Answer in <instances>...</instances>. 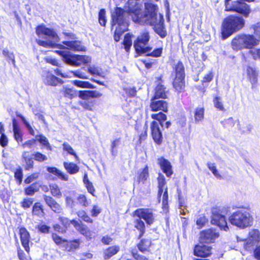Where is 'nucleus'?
Masks as SVG:
<instances>
[{"label": "nucleus", "mask_w": 260, "mask_h": 260, "mask_svg": "<svg viewBox=\"0 0 260 260\" xmlns=\"http://www.w3.org/2000/svg\"><path fill=\"white\" fill-rule=\"evenodd\" d=\"M78 200L79 203L82 205L84 207H87L89 204V202L87 201L84 195L80 194L78 198Z\"/></svg>", "instance_id": "obj_63"}, {"label": "nucleus", "mask_w": 260, "mask_h": 260, "mask_svg": "<svg viewBox=\"0 0 260 260\" xmlns=\"http://www.w3.org/2000/svg\"><path fill=\"white\" fill-rule=\"evenodd\" d=\"M63 95L65 97L72 99L76 96V91L73 88L63 87Z\"/></svg>", "instance_id": "obj_43"}, {"label": "nucleus", "mask_w": 260, "mask_h": 260, "mask_svg": "<svg viewBox=\"0 0 260 260\" xmlns=\"http://www.w3.org/2000/svg\"><path fill=\"white\" fill-rule=\"evenodd\" d=\"M243 44L244 48H252L256 46L257 40L252 35L242 34Z\"/></svg>", "instance_id": "obj_22"}, {"label": "nucleus", "mask_w": 260, "mask_h": 260, "mask_svg": "<svg viewBox=\"0 0 260 260\" xmlns=\"http://www.w3.org/2000/svg\"><path fill=\"white\" fill-rule=\"evenodd\" d=\"M247 74L249 79L252 85V88H253L254 85L257 83V73L254 68L251 67H248L247 68Z\"/></svg>", "instance_id": "obj_25"}, {"label": "nucleus", "mask_w": 260, "mask_h": 260, "mask_svg": "<svg viewBox=\"0 0 260 260\" xmlns=\"http://www.w3.org/2000/svg\"><path fill=\"white\" fill-rule=\"evenodd\" d=\"M132 42L131 38V36L129 34H126L123 40V45L126 51H128L131 46H132Z\"/></svg>", "instance_id": "obj_53"}, {"label": "nucleus", "mask_w": 260, "mask_h": 260, "mask_svg": "<svg viewBox=\"0 0 260 260\" xmlns=\"http://www.w3.org/2000/svg\"><path fill=\"white\" fill-rule=\"evenodd\" d=\"M151 244V241L148 239H143L138 244V247L140 251L144 252L148 250Z\"/></svg>", "instance_id": "obj_33"}, {"label": "nucleus", "mask_w": 260, "mask_h": 260, "mask_svg": "<svg viewBox=\"0 0 260 260\" xmlns=\"http://www.w3.org/2000/svg\"><path fill=\"white\" fill-rule=\"evenodd\" d=\"M79 104L85 110L92 111L94 106V102L90 100H82Z\"/></svg>", "instance_id": "obj_38"}, {"label": "nucleus", "mask_w": 260, "mask_h": 260, "mask_svg": "<svg viewBox=\"0 0 260 260\" xmlns=\"http://www.w3.org/2000/svg\"><path fill=\"white\" fill-rule=\"evenodd\" d=\"M14 176H15V178L18 181V184H20L22 182V177H23L22 170L20 168L16 169V170L15 171V173H14Z\"/></svg>", "instance_id": "obj_59"}, {"label": "nucleus", "mask_w": 260, "mask_h": 260, "mask_svg": "<svg viewBox=\"0 0 260 260\" xmlns=\"http://www.w3.org/2000/svg\"><path fill=\"white\" fill-rule=\"evenodd\" d=\"M194 117L196 123L202 121L204 117V108L203 107H197L194 111Z\"/></svg>", "instance_id": "obj_32"}, {"label": "nucleus", "mask_w": 260, "mask_h": 260, "mask_svg": "<svg viewBox=\"0 0 260 260\" xmlns=\"http://www.w3.org/2000/svg\"><path fill=\"white\" fill-rule=\"evenodd\" d=\"M99 21L102 26H105L107 22L106 18V11L105 9H101L99 13Z\"/></svg>", "instance_id": "obj_49"}, {"label": "nucleus", "mask_w": 260, "mask_h": 260, "mask_svg": "<svg viewBox=\"0 0 260 260\" xmlns=\"http://www.w3.org/2000/svg\"><path fill=\"white\" fill-rule=\"evenodd\" d=\"M19 234L22 245L26 251H29V243L30 242V235L28 232L24 228L19 229Z\"/></svg>", "instance_id": "obj_18"}, {"label": "nucleus", "mask_w": 260, "mask_h": 260, "mask_svg": "<svg viewBox=\"0 0 260 260\" xmlns=\"http://www.w3.org/2000/svg\"><path fill=\"white\" fill-rule=\"evenodd\" d=\"M260 241V233L257 229H252L249 233V239L244 247L246 250H250L251 247L256 243Z\"/></svg>", "instance_id": "obj_12"}, {"label": "nucleus", "mask_w": 260, "mask_h": 260, "mask_svg": "<svg viewBox=\"0 0 260 260\" xmlns=\"http://www.w3.org/2000/svg\"><path fill=\"white\" fill-rule=\"evenodd\" d=\"M36 33L39 36L44 35L46 36L47 41L37 40L38 44L45 47H58L57 43L59 41V38L57 34L53 30L46 27L44 26H39L36 29Z\"/></svg>", "instance_id": "obj_5"}, {"label": "nucleus", "mask_w": 260, "mask_h": 260, "mask_svg": "<svg viewBox=\"0 0 260 260\" xmlns=\"http://www.w3.org/2000/svg\"><path fill=\"white\" fill-rule=\"evenodd\" d=\"M25 165V169L26 170H29L31 169L34 167V161L32 160V158H28L27 159L24 160Z\"/></svg>", "instance_id": "obj_64"}, {"label": "nucleus", "mask_w": 260, "mask_h": 260, "mask_svg": "<svg viewBox=\"0 0 260 260\" xmlns=\"http://www.w3.org/2000/svg\"><path fill=\"white\" fill-rule=\"evenodd\" d=\"M135 227L140 231V234L139 238H141L145 233V223L141 220V218H138L135 221Z\"/></svg>", "instance_id": "obj_35"}, {"label": "nucleus", "mask_w": 260, "mask_h": 260, "mask_svg": "<svg viewBox=\"0 0 260 260\" xmlns=\"http://www.w3.org/2000/svg\"><path fill=\"white\" fill-rule=\"evenodd\" d=\"M162 48H159L154 49L153 51H151V50L148 52L146 53L147 55L153 56L154 57H157L161 56L162 54Z\"/></svg>", "instance_id": "obj_58"}, {"label": "nucleus", "mask_w": 260, "mask_h": 260, "mask_svg": "<svg viewBox=\"0 0 260 260\" xmlns=\"http://www.w3.org/2000/svg\"><path fill=\"white\" fill-rule=\"evenodd\" d=\"M112 29L115 26L114 40L119 41L121 35L127 30L128 24L124 18L123 11L120 8H116L112 14Z\"/></svg>", "instance_id": "obj_4"}, {"label": "nucleus", "mask_w": 260, "mask_h": 260, "mask_svg": "<svg viewBox=\"0 0 260 260\" xmlns=\"http://www.w3.org/2000/svg\"><path fill=\"white\" fill-rule=\"evenodd\" d=\"M134 216L143 219L149 225L152 224L155 219L152 210L149 208L138 209L134 212Z\"/></svg>", "instance_id": "obj_10"}, {"label": "nucleus", "mask_w": 260, "mask_h": 260, "mask_svg": "<svg viewBox=\"0 0 260 260\" xmlns=\"http://www.w3.org/2000/svg\"><path fill=\"white\" fill-rule=\"evenodd\" d=\"M43 81L45 84L51 86H56L58 83H62L61 79H59L49 72L45 73V76Z\"/></svg>", "instance_id": "obj_21"}, {"label": "nucleus", "mask_w": 260, "mask_h": 260, "mask_svg": "<svg viewBox=\"0 0 260 260\" xmlns=\"http://www.w3.org/2000/svg\"><path fill=\"white\" fill-rule=\"evenodd\" d=\"M232 47L234 50H240L244 49L242 34L237 35L232 41Z\"/></svg>", "instance_id": "obj_23"}, {"label": "nucleus", "mask_w": 260, "mask_h": 260, "mask_svg": "<svg viewBox=\"0 0 260 260\" xmlns=\"http://www.w3.org/2000/svg\"><path fill=\"white\" fill-rule=\"evenodd\" d=\"M157 162L167 176L170 177L172 174V166L170 162L164 157L158 158Z\"/></svg>", "instance_id": "obj_20"}, {"label": "nucleus", "mask_w": 260, "mask_h": 260, "mask_svg": "<svg viewBox=\"0 0 260 260\" xmlns=\"http://www.w3.org/2000/svg\"><path fill=\"white\" fill-rule=\"evenodd\" d=\"M32 214L39 217H42L44 215V212L42 206L40 203H36L32 206Z\"/></svg>", "instance_id": "obj_31"}, {"label": "nucleus", "mask_w": 260, "mask_h": 260, "mask_svg": "<svg viewBox=\"0 0 260 260\" xmlns=\"http://www.w3.org/2000/svg\"><path fill=\"white\" fill-rule=\"evenodd\" d=\"M235 123V121L232 117H229L221 122V123L224 128L231 131L234 130V126Z\"/></svg>", "instance_id": "obj_37"}, {"label": "nucleus", "mask_w": 260, "mask_h": 260, "mask_svg": "<svg viewBox=\"0 0 260 260\" xmlns=\"http://www.w3.org/2000/svg\"><path fill=\"white\" fill-rule=\"evenodd\" d=\"M17 116L20 118L21 119L22 122L25 125L26 127L27 128V130L28 131L30 135L34 136L35 135V132L34 129H32L31 125L29 124V123L27 122V121L25 119V117L22 116L21 114H17Z\"/></svg>", "instance_id": "obj_47"}, {"label": "nucleus", "mask_w": 260, "mask_h": 260, "mask_svg": "<svg viewBox=\"0 0 260 260\" xmlns=\"http://www.w3.org/2000/svg\"><path fill=\"white\" fill-rule=\"evenodd\" d=\"M184 77L176 76L173 82V86L178 92H181L184 87Z\"/></svg>", "instance_id": "obj_27"}, {"label": "nucleus", "mask_w": 260, "mask_h": 260, "mask_svg": "<svg viewBox=\"0 0 260 260\" xmlns=\"http://www.w3.org/2000/svg\"><path fill=\"white\" fill-rule=\"evenodd\" d=\"M207 166L209 168V169L212 172L213 175L218 179H221V176L220 175V174L218 173L217 170L216 169V167L215 166L214 164H212L211 162H208L207 164Z\"/></svg>", "instance_id": "obj_54"}, {"label": "nucleus", "mask_w": 260, "mask_h": 260, "mask_svg": "<svg viewBox=\"0 0 260 260\" xmlns=\"http://www.w3.org/2000/svg\"><path fill=\"white\" fill-rule=\"evenodd\" d=\"M151 134L154 142L160 144L162 142V136L160 130L158 123L153 121L151 124Z\"/></svg>", "instance_id": "obj_16"}, {"label": "nucleus", "mask_w": 260, "mask_h": 260, "mask_svg": "<svg viewBox=\"0 0 260 260\" xmlns=\"http://www.w3.org/2000/svg\"><path fill=\"white\" fill-rule=\"evenodd\" d=\"M40 185L34 183L25 189V193L28 196H32L39 190Z\"/></svg>", "instance_id": "obj_36"}, {"label": "nucleus", "mask_w": 260, "mask_h": 260, "mask_svg": "<svg viewBox=\"0 0 260 260\" xmlns=\"http://www.w3.org/2000/svg\"><path fill=\"white\" fill-rule=\"evenodd\" d=\"M229 220L232 225L244 229L252 225L253 218L248 209L241 208L233 213Z\"/></svg>", "instance_id": "obj_3"}, {"label": "nucleus", "mask_w": 260, "mask_h": 260, "mask_svg": "<svg viewBox=\"0 0 260 260\" xmlns=\"http://www.w3.org/2000/svg\"><path fill=\"white\" fill-rule=\"evenodd\" d=\"M119 250L120 248L118 246H113L107 248L104 252L105 259L110 258L116 254Z\"/></svg>", "instance_id": "obj_29"}, {"label": "nucleus", "mask_w": 260, "mask_h": 260, "mask_svg": "<svg viewBox=\"0 0 260 260\" xmlns=\"http://www.w3.org/2000/svg\"><path fill=\"white\" fill-rule=\"evenodd\" d=\"M63 166L67 171L70 174H75L79 171V167L73 162H64Z\"/></svg>", "instance_id": "obj_30"}, {"label": "nucleus", "mask_w": 260, "mask_h": 260, "mask_svg": "<svg viewBox=\"0 0 260 260\" xmlns=\"http://www.w3.org/2000/svg\"><path fill=\"white\" fill-rule=\"evenodd\" d=\"M151 118L159 121L158 124H160L162 127L164 126L163 122L166 120V115L162 112L151 115Z\"/></svg>", "instance_id": "obj_42"}, {"label": "nucleus", "mask_w": 260, "mask_h": 260, "mask_svg": "<svg viewBox=\"0 0 260 260\" xmlns=\"http://www.w3.org/2000/svg\"><path fill=\"white\" fill-rule=\"evenodd\" d=\"M56 52L62 56L63 61L66 63L72 66L79 67L82 63L85 64L91 60V58L88 56L73 54L67 51L58 50Z\"/></svg>", "instance_id": "obj_6"}, {"label": "nucleus", "mask_w": 260, "mask_h": 260, "mask_svg": "<svg viewBox=\"0 0 260 260\" xmlns=\"http://www.w3.org/2000/svg\"><path fill=\"white\" fill-rule=\"evenodd\" d=\"M49 186L51 193L53 197L58 198L61 197V192L57 184L53 183L50 184Z\"/></svg>", "instance_id": "obj_39"}, {"label": "nucleus", "mask_w": 260, "mask_h": 260, "mask_svg": "<svg viewBox=\"0 0 260 260\" xmlns=\"http://www.w3.org/2000/svg\"><path fill=\"white\" fill-rule=\"evenodd\" d=\"M36 139L37 141H39L40 143L45 147H46L47 149L51 150V147L48 142V141L46 137L42 135H40L36 136Z\"/></svg>", "instance_id": "obj_45"}, {"label": "nucleus", "mask_w": 260, "mask_h": 260, "mask_svg": "<svg viewBox=\"0 0 260 260\" xmlns=\"http://www.w3.org/2000/svg\"><path fill=\"white\" fill-rule=\"evenodd\" d=\"M77 215L79 217L81 218L84 221L89 223H92L93 220L90 217L86 214L84 210H80L77 212Z\"/></svg>", "instance_id": "obj_48"}, {"label": "nucleus", "mask_w": 260, "mask_h": 260, "mask_svg": "<svg viewBox=\"0 0 260 260\" xmlns=\"http://www.w3.org/2000/svg\"><path fill=\"white\" fill-rule=\"evenodd\" d=\"M32 156L35 160L40 162H42L47 159V157L45 155L39 152H34L32 154Z\"/></svg>", "instance_id": "obj_56"}, {"label": "nucleus", "mask_w": 260, "mask_h": 260, "mask_svg": "<svg viewBox=\"0 0 260 260\" xmlns=\"http://www.w3.org/2000/svg\"><path fill=\"white\" fill-rule=\"evenodd\" d=\"M174 70L175 71L176 76L179 77H185L184 73V67L181 61H178L174 67Z\"/></svg>", "instance_id": "obj_34"}, {"label": "nucleus", "mask_w": 260, "mask_h": 260, "mask_svg": "<svg viewBox=\"0 0 260 260\" xmlns=\"http://www.w3.org/2000/svg\"><path fill=\"white\" fill-rule=\"evenodd\" d=\"M150 36L147 31L142 32L134 43V47L137 53H148L152 48L147 46L149 41Z\"/></svg>", "instance_id": "obj_9"}, {"label": "nucleus", "mask_w": 260, "mask_h": 260, "mask_svg": "<svg viewBox=\"0 0 260 260\" xmlns=\"http://www.w3.org/2000/svg\"><path fill=\"white\" fill-rule=\"evenodd\" d=\"M63 149L64 151L68 152V153H69L70 154L74 155L77 160L79 159L78 156L75 152L73 148L68 143H64L63 144Z\"/></svg>", "instance_id": "obj_50"}, {"label": "nucleus", "mask_w": 260, "mask_h": 260, "mask_svg": "<svg viewBox=\"0 0 260 260\" xmlns=\"http://www.w3.org/2000/svg\"><path fill=\"white\" fill-rule=\"evenodd\" d=\"M79 96L82 100H89V98H91V91H80Z\"/></svg>", "instance_id": "obj_60"}, {"label": "nucleus", "mask_w": 260, "mask_h": 260, "mask_svg": "<svg viewBox=\"0 0 260 260\" xmlns=\"http://www.w3.org/2000/svg\"><path fill=\"white\" fill-rule=\"evenodd\" d=\"M157 99H151L150 107L152 111H162L167 112L168 111V103L164 100H156Z\"/></svg>", "instance_id": "obj_14"}, {"label": "nucleus", "mask_w": 260, "mask_h": 260, "mask_svg": "<svg viewBox=\"0 0 260 260\" xmlns=\"http://www.w3.org/2000/svg\"><path fill=\"white\" fill-rule=\"evenodd\" d=\"M39 173H34L31 175L28 176L24 180V182L26 184H29L37 179L39 177Z\"/></svg>", "instance_id": "obj_62"}, {"label": "nucleus", "mask_w": 260, "mask_h": 260, "mask_svg": "<svg viewBox=\"0 0 260 260\" xmlns=\"http://www.w3.org/2000/svg\"><path fill=\"white\" fill-rule=\"evenodd\" d=\"M249 54L254 59H259L260 60V48L250 50Z\"/></svg>", "instance_id": "obj_61"}, {"label": "nucleus", "mask_w": 260, "mask_h": 260, "mask_svg": "<svg viewBox=\"0 0 260 260\" xmlns=\"http://www.w3.org/2000/svg\"><path fill=\"white\" fill-rule=\"evenodd\" d=\"M219 235L216 230L209 229L200 233V240L202 243H210L219 237Z\"/></svg>", "instance_id": "obj_11"}, {"label": "nucleus", "mask_w": 260, "mask_h": 260, "mask_svg": "<svg viewBox=\"0 0 260 260\" xmlns=\"http://www.w3.org/2000/svg\"><path fill=\"white\" fill-rule=\"evenodd\" d=\"M244 1L225 0V10L228 11H235L242 14L244 17H248L251 9L249 6L246 4Z\"/></svg>", "instance_id": "obj_7"}, {"label": "nucleus", "mask_w": 260, "mask_h": 260, "mask_svg": "<svg viewBox=\"0 0 260 260\" xmlns=\"http://www.w3.org/2000/svg\"><path fill=\"white\" fill-rule=\"evenodd\" d=\"M213 104L214 107L219 111L224 112L225 109L223 106L222 99L220 97L216 96L213 99Z\"/></svg>", "instance_id": "obj_44"}, {"label": "nucleus", "mask_w": 260, "mask_h": 260, "mask_svg": "<svg viewBox=\"0 0 260 260\" xmlns=\"http://www.w3.org/2000/svg\"><path fill=\"white\" fill-rule=\"evenodd\" d=\"M13 131L14 133V137L15 140L19 143L23 140L22 134L17 124V121L13 119L12 121Z\"/></svg>", "instance_id": "obj_24"}, {"label": "nucleus", "mask_w": 260, "mask_h": 260, "mask_svg": "<svg viewBox=\"0 0 260 260\" xmlns=\"http://www.w3.org/2000/svg\"><path fill=\"white\" fill-rule=\"evenodd\" d=\"M166 93L167 91L164 85L161 83H159L156 87L155 93L154 98H155V99H165L167 97Z\"/></svg>", "instance_id": "obj_28"}, {"label": "nucleus", "mask_w": 260, "mask_h": 260, "mask_svg": "<svg viewBox=\"0 0 260 260\" xmlns=\"http://www.w3.org/2000/svg\"><path fill=\"white\" fill-rule=\"evenodd\" d=\"M63 44L66 45V47H64L63 45L58 44V47L60 49L66 48L68 49H71L76 51H85V48L81 44V42L78 41H63Z\"/></svg>", "instance_id": "obj_13"}, {"label": "nucleus", "mask_w": 260, "mask_h": 260, "mask_svg": "<svg viewBox=\"0 0 260 260\" xmlns=\"http://www.w3.org/2000/svg\"><path fill=\"white\" fill-rule=\"evenodd\" d=\"M72 224L78 231L85 236L87 239L90 240L92 238V233L85 225L74 219L72 220Z\"/></svg>", "instance_id": "obj_15"}, {"label": "nucleus", "mask_w": 260, "mask_h": 260, "mask_svg": "<svg viewBox=\"0 0 260 260\" xmlns=\"http://www.w3.org/2000/svg\"><path fill=\"white\" fill-rule=\"evenodd\" d=\"M123 12L125 19V13L131 15L133 20L141 25H149L153 26L154 31L160 37L164 38L167 35L164 27V19L161 14H157V6L151 3L145 4V11L142 12L140 6L136 0H128L124 10L120 8Z\"/></svg>", "instance_id": "obj_1"}, {"label": "nucleus", "mask_w": 260, "mask_h": 260, "mask_svg": "<svg viewBox=\"0 0 260 260\" xmlns=\"http://www.w3.org/2000/svg\"><path fill=\"white\" fill-rule=\"evenodd\" d=\"M73 84L79 87L94 88V86L88 81H83L76 80L73 81Z\"/></svg>", "instance_id": "obj_40"}, {"label": "nucleus", "mask_w": 260, "mask_h": 260, "mask_svg": "<svg viewBox=\"0 0 260 260\" xmlns=\"http://www.w3.org/2000/svg\"><path fill=\"white\" fill-rule=\"evenodd\" d=\"M245 25L244 19L240 16L231 15L225 18L222 24L221 34L225 39L242 29Z\"/></svg>", "instance_id": "obj_2"}, {"label": "nucleus", "mask_w": 260, "mask_h": 260, "mask_svg": "<svg viewBox=\"0 0 260 260\" xmlns=\"http://www.w3.org/2000/svg\"><path fill=\"white\" fill-rule=\"evenodd\" d=\"M3 55L7 58L8 61H12L13 65L15 67V56L13 52H9L7 49L3 50Z\"/></svg>", "instance_id": "obj_46"}, {"label": "nucleus", "mask_w": 260, "mask_h": 260, "mask_svg": "<svg viewBox=\"0 0 260 260\" xmlns=\"http://www.w3.org/2000/svg\"><path fill=\"white\" fill-rule=\"evenodd\" d=\"M212 248L205 245H197L194 248V254L197 256L207 257L211 254Z\"/></svg>", "instance_id": "obj_17"}, {"label": "nucleus", "mask_w": 260, "mask_h": 260, "mask_svg": "<svg viewBox=\"0 0 260 260\" xmlns=\"http://www.w3.org/2000/svg\"><path fill=\"white\" fill-rule=\"evenodd\" d=\"M211 212V223L217 225L221 230L227 231L229 227L225 216L223 215V208L220 207H213Z\"/></svg>", "instance_id": "obj_8"}, {"label": "nucleus", "mask_w": 260, "mask_h": 260, "mask_svg": "<svg viewBox=\"0 0 260 260\" xmlns=\"http://www.w3.org/2000/svg\"><path fill=\"white\" fill-rule=\"evenodd\" d=\"M34 201V199L32 198H24L23 200L21 202V206L23 209H26L31 206Z\"/></svg>", "instance_id": "obj_52"}, {"label": "nucleus", "mask_w": 260, "mask_h": 260, "mask_svg": "<svg viewBox=\"0 0 260 260\" xmlns=\"http://www.w3.org/2000/svg\"><path fill=\"white\" fill-rule=\"evenodd\" d=\"M120 144V140L119 139H116L112 142L111 146V152L112 155H115L117 151L116 150V148Z\"/></svg>", "instance_id": "obj_57"}, {"label": "nucleus", "mask_w": 260, "mask_h": 260, "mask_svg": "<svg viewBox=\"0 0 260 260\" xmlns=\"http://www.w3.org/2000/svg\"><path fill=\"white\" fill-rule=\"evenodd\" d=\"M157 180L159 188L158 195L161 196V194L162 193L164 187L166 184L165 177L163 175L159 174Z\"/></svg>", "instance_id": "obj_41"}, {"label": "nucleus", "mask_w": 260, "mask_h": 260, "mask_svg": "<svg viewBox=\"0 0 260 260\" xmlns=\"http://www.w3.org/2000/svg\"><path fill=\"white\" fill-rule=\"evenodd\" d=\"M43 199L46 204L52 211L57 213H61L62 208L61 206L52 197L46 195L43 196Z\"/></svg>", "instance_id": "obj_19"}, {"label": "nucleus", "mask_w": 260, "mask_h": 260, "mask_svg": "<svg viewBox=\"0 0 260 260\" xmlns=\"http://www.w3.org/2000/svg\"><path fill=\"white\" fill-rule=\"evenodd\" d=\"M148 176V167L146 166L140 174L139 176V180L140 181L144 182L147 179Z\"/></svg>", "instance_id": "obj_51"}, {"label": "nucleus", "mask_w": 260, "mask_h": 260, "mask_svg": "<svg viewBox=\"0 0 260 260\" xmlns=\"http://www.w3.org/2000/svg\"><path fill=\"white\" fill-rule=\"evenodd\" d=\"M88 71L91 75L100 76L101 74V69L95 66H89Z\"/></svg>", "instance_id": "obj_55"}, {"label": "nucleus", "mask_w": 260, "mask_h": 260, "mask_svg": "<svg viewBox=\"0 0 260 260\" xmlns=\"http://www.w3.org/2000/svg\"><path fill=\"white\" fill-rule=\"evenodd\" d=\"M47 170L48 172L57 176L58 178H59L60 179L62 180H68L69 177L68 175L64 174L61 171H60L55 167H48L47 168Z\"/></svg>", "instance_id": "obj_26"}]
</instances>
